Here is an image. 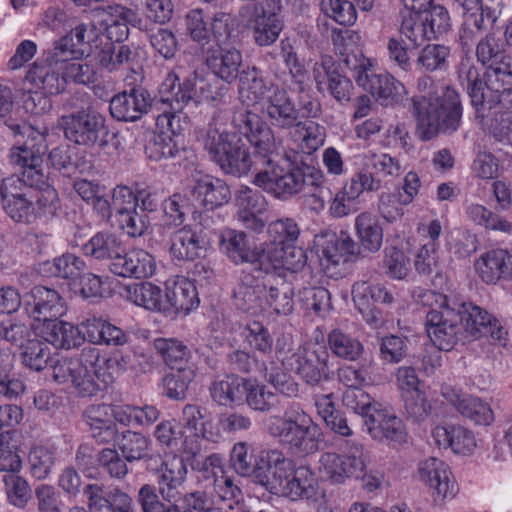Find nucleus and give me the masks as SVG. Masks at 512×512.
Listing matches in <instances>:
<instances>
[{
    "label": "nucleus",
    "instance_id": "obj_1",
    "mask_svg": "<svg viewBox=\"0 0 512 512\" xmlns=\"http://www.w3.org/2000/svg\"><path fill=\"white\" fill-rule=\"evenodd\" d=\"M233 122L254 147V155L251 156L243 147L238 134L210 130L205 146L223 172L243 176L255 167L259 169L258 174L266 168V161L276 163L272 158L277 150L273 131L257 114L239 111L234 115Z\"/></svg>",
    "mask_w": 512,
    "mask_h": 512
},
{
    "label": "nucleus",
    "instance_id": "obj_2",
    "mask_svg": "<svg viewBox=\"0 0 512 512\" xmlns=\"http://www.w3.org/2000/svg\"><path fill=\"white\" fill-rule=\"evenodd\" d=\"M266 168L256 174L253 183L279 199H287L298 193H311L308 205L315 212L325 208V198L321 195V185L325 177L320 169L300 165L286 169L278 163L266 161Z\"/></svg>",
    "mask_w": 512,
    "mask_h": 512
},
{
    "label": "nucleus",
    "instance_id": "obj_3",
    "mask_svg": "<svg viewBox=\"0 0 512 512\" xmlns=\"http://www.w3.org/2000/svg\"><path fill=\"white\" fill-rule=\"evenodd\" d=\"M3 209L15 222L31 224L41 218H52L61 208L58 192L50 185L33 189L18 177H7L0 184Z\"/></svg>",
    "mask_w": 512,
    "mask_h": 512
},
{
    "label": "nucleus",
    "instance_id": "obj_4",
    "mask_svg": "<svg viewBox=\"0 0 512 512\" xmlns=\"http://www.w3.org/2000/svg\"><path fill=\"white\" fill-rule=\"evenodd\" d=\"M119 358L101 356L100 349L84 347L78 359H61L53 366V379L58 384L71 385L83 397L94 395L99 390L96 380L105 384L112 381Z\"/></svg>",
    "mask_w": 512,
    "mask_h": 512
},
{
    "label": "nucleus",
    "instance_id": "obj_5",
    "mask_svg": "<svg viewBox=\"0 0 512 512\" xmlns=\"http://www.w3.org/2000/svg\"><path fill=\"white\" fill-rule=\"evenodd\" d=\"M276 456L272 458L274 467L265 487L268 492L294 502L316 503L326 497V489L320 485V478L310 466L296 467L281 451Z\"/></svg>",
    "mask_w": 512,
    "mask_h": 512
},
{
    "label": "nucleus",
    "instance_id": "obj_6",
    "mask_svg": "<svg viewBox=\"0 0 512 512\" xmlns=\"http://www.w3.org/2000/svg\"><path fill=\"white\" fill-rule=\"evenodd\" d=\"M269 242L262 245L264 272H298L307 262L305 251L296 245L300 228L294 219L283 218L269 224Z\"/></svg>",
    "mask_w": 512,
    "mask_h": 512
},
{
    "label": "nucleus",
    "instance_id": "obj_7",
    "mask_svg": "<svg viewBox=\"0 0 512 512\" xmlns=\"http://www.w3.org/2000/svg\"><path fill=\"white\" fill-rule=\"evenodd\" d=\"M413 107L423 140H430L439 133L451 134L460 126L462 107L458 93L452 88L446 87L441 96L415 98Z\"/></svg>",
    "mask_w": 512,
    "mask_h": 512
},
{
    "label": "nucleus",
    "instance_id": "obj_8",
    "mask_svg": "<svg viewBox=\"0 0 512 512\" xmlns=\"http://www.w3.org/2000/svg\"><path fill=\"white\" fill-rule=\"evenodd\" d=\"M265 427L270 435L299 455L315 453L323 439L319 425L296 405L289 407L282 416L267 418Z\"/></svg>",
    "mask_w": 512,
    "mask_h": 512
},
{
    "label": "nucleus",
    "instance_id": "obj_9",
    "mask_svg": "<svg viewBox=\"0 0 512 512\" xmlns=\"http://www.w3.org/2000/svg\"><path fill=\"white\" fill-rule=\"evenodd\" d=\"M8 127L15 136L27 137V140L20 144V141L10 151L9 159L12 165L21 171L20 179L25 185L37 187L43 183L41 171V156L46 152L45 132L36 130L27 124H8Z\"/></svg>",
    "mask_w": 512,
    "mask_h": 512
},
{
    "label": "nucleus",
    "instance_id": "obj_10",
    "mask_svg": "<svg viewBox=\"0 0 512 512\" xmlns=\"http://www.w3.org/2000/svg\"><path fill=\"white\" fill-rule=\"evenodd\" d=\"M277 359L285 369L295 371L308 384H316L328 373V352L323 337H315L296 350L278 347Z\"/></svg>",
    "mask_w": 512,
    "mask_h": 512
},
{
    "label": "nucleus",
    "instance_id": "obj_11",
    "mask_svg": "<svg viewBox=\"0 0 512 512\" xmlns=\"http://www.w3.org/2000/svg\"><path fill=\"white\" fill-rule=\"evenodd\" d=\"M366 465L364 447L352 443L342 454L322 452L317 461L316 473L322 481L332 485H343L351 478L361 477Z\"/></svg>",
    "mask_w": 512,
    "mask_h": 512
},
{
    "label": "nucleus",
    "instance_id": "obj_12",
    "mask_svg": "<svg viewBox=\"0 0 512 512\" xmlns=\"http://www.w3.org/2000/svg\"><path fill=\"white\" fill-rule=\"evenodd\" d=\"M279 452L276 449H264L254 456L249 444L238 442L231 450L230 462L237 474L251 477L265 488L274 467L272 458L277 457Z\"/></svg>",
    "mask_w": 512,
    "mask_h": 512
},
{
    "label": "nucleus",
    "instance_id": "obj_13",
    "mask_svg": "<svg viewBox=\"0 0 512 512\" xmlns=\"http://www.w3.org/2000/svg\"><path fill=\"white\" fill-rule=\"evenodd\" d=\"M59 124L68 140L87 147H96L106 133L105 117L93 110L63 116Z\"/></svg>",
    "mask_w": 512,
    "mask_h": 512
},
{
    "label": "nucleus",
    "instance_id": "obj_14",
    "mask_svg": "<svg viewBox=\"0 0 512 512\" xmlns=\"http://www.w3.org/2000/svg\"><path fill=\"white\" fill-rule=\"evenodd\" d=\"M280 8L279 0H266V5L253 6L245 13L257 45L269 46L278 39L284 26L279 15Z\"/></svg>",
    "mask_w": 512,
    "mask_h": 512
},
{
    "label": "nucleus",
    "instance_id": "obj_15",
    "mask_svg": "<svg viewBox=\"0 0 512 512\" xmlns=\"http://www.w3.org/2000/svg\"><path fill=\"white\" fill-rule=\"evenodd\" d=\"M454 1L464 10L461 38L466 40L492 29L501 12L502 0Z\"/></svg>",
    "mask_w": 512,
    "mask_h": 512
},
{
    "label": "nucleus",
    "instance_id": "obj_16",
    "mask_svg": "<svg viewBox=\"0 0 512 512\" xmlns=\"http://www.w3.org/2000/svg\"><path fill=\"white\" fill-rule=\"evenodd\" d=\"M90 21L101 37L105 36L108 40L122 42L128 36V25H135L137 15L133 10L122 5H111L93 9L90 13Z\"/></svg>",
    "mask_w": 512,
    "mask_h": 512
},
{
    "label": "nucleus",
    "instance_id": "obj_17",
    "mask_svg": "<svg viewBox=\"0 0 512 512\" xmlns=\"http://www.w3.org/2000/svg\"><path fill=\"white\" fill-rule=\"evenodd\" d=\"M52 48L46 52L44 62L35 61L29 68L24 84L27 92H43L46 95H58L66 89V78L59 74L60 64L66 59L54 61Z\"/></svg>",
    "mask_w": 512,
    "mask_h": 512
},
{
    "label": "nucleus",
    "instance_id": "obj_18",
    "mask_svg": "<svg viewBox=\"0 0 512 512\" xmlns=\"http://www.w3.org/2000/svg\"><path fill=\"white\" fill-rule=\"evenodd\" d=\"M181 423L183 425L182 447L187 454L196 455L200 450L202 439L215 441L220 436L212 420L205 417L200 407L196 405L187 404L183 408Z\"/></svg>",
    "mask_w": 512,
    "mask_h": 512
},
{
    "label": "nucleus",
    "instance_id": "obj_19",
    "mask_svg": "<svg viewBox=\"0 0 512 512\" xmlns=\"http://www.w3.org/2000/svg\"><path fill=\"white\" fill-rule=\"evenodd\" d=\"M99 40L102 37L97 28L93 27L92 21L90 24H80L54 43L51 58L54 61L79 59L90 53L93 46L98 48L96 42Z\"/></svg>",
    "mask_w": 512,
    "mask_h": 512
},
{
    "label": "nucleus",
    "instance_id": "obj_20",
    "mask_svg": "<svg viewBox=\"0 0 512 512\" xmlns=\"http://www.w3.org/2000/svg\"><path fill=\"white\" fill-rule=\"evenodd\" d=\"M314 247L321 266L328 272L350 261L355 255L356 244L345 232H326L315 237Z\"/></svg>",
    "mask_w": 512,
    "mask_h": 512
},
{
    "label": "nucleus",
    "instance_id": "obj_21",
    "mask_svg": "<svg viewBox=\"0 0 512 512\" xmlns=\"http://www.w3.org/2000/svg\"><path fill=\"white\" fill-rule=\"evenodd\" d=\"M342 402L348 409L363 417L366 430L373 439H384V411L380 403H372L370 396L360 387L347 388Z\"/></svg>",
    "mask_w": 512,
    "mask_h": 512
},
{
    "label": "nucleus",
    "instance_id": "obj_22",
    "mask_svg": "<svg viewBox=\"0 0 512 512\" xmlns=\"http://www.w3.org/2000/svg\"><path fill=\"white\" fill-rule=\"evenodd\" d=\"M195 283L184 276H173L164 283V314L188 315L199 307Z\"/></svg>",
    "mask_w": 512,
    "mask_h": 512
},
{
    "label": "nucleus",
    "instance_id": "obj_23",
    "mask_svg": "<svg viewBox=\"0 0 512 512\" xmlns=\"http://www.w3.org/2000/svg\"><path fill=\"white\" fill-rule=\"evenodd\" d=\"M455 307L439 312L431 309L426 316L427 334L438 350L449 351L462 338L460 325L456 322Z\"/></svg>",
    "mask_w": 512,
    "mask_h": 512
},
{
    "label": "nucleus",
    "instance_id": "obj_24",
    "mask_svg": "<svg viewBox=\"0 0 512 512\" xmlns=\"http://www.w3.org/2000/svg\"><path fill=\"white\" fill-rule=\"evenodd\" d=\"M27 314L36 321L45 323L66 314L67 306L58 291L45 286H35L25 296Z\"/></svg>",
    "mask_w": 512,
    "mask_h": 512
},
{
    "label": "nucleus",
    "instance_id": "obj_25",
    "mask_svg": "<svg viewBox=\"0 0 512 512\" xmlns=\"http://www.w3.org/2000/svg\"><path fill=\"white\" fill-rule=\"evenodd\" d=\"M420 480L441 499L454 498L458 492L457 483L450 467L443 460L429 457L418 465Z\"/></svg>",
    "mask_w": 512,
    "mask_h": 512
},
{
    "label": "nucleus",
    "instance_id": "obj_26",
    "mask_svg": "<svg viewBox=\"0 0 512 512\" xmlns=\"http://www.w3.org/2000/svg\"><path fill=\"white\" fill-rule=\"evenodd\" d=\"M478 61L487 66L485 77L489 80L499 79L501 82L512 80V58L499 47L495 37L486 35L477 45Z\"/></svg>",
    "mask_w": 512,
    "mask_h": 512
},
{
    "label": "nucleus",
    "instance_id": "obj_27",
    "mask_svg": "<svg viewBox=\"0 0 512 512\" xmlns=\"http://www.w3.org/2000/svg\"><path fill=\"white\" fill-rule=\"evenodd\" d=\"M210 248V241L203 230L184 226L175 231L170 239V255L178 261H194L204 257Z\"/></svg>",
    "mask_w": 512,
    "mask_h": 512
},
{
    "label": "nucleus",
    "instance_id": "obj_28",
    "mask_svg": "<svg viewBox=\"0 0 512 512\" xmlns=\"http://www.w3.org/2000/svg\"><path fill=\"white\" fill-rule=\"evenodd\" d=\"M266 292L267 283L264 279L242 272L233 289L234 304L251 316L262 315Z\"/></svg>",
    "mask_w": 512,
    "mask_h": 512
},
{
    "label": "nucleus",
    "instance_id": "obj_29",
    "mask_svg": "<svg viewBox=\"0 0 512 512\" xmlns=\"http://www.w3.org/2000/svg\"><path fill=\"white\" fill-rule=\"evenodd\" d=\"M220 251L234 264L250 263L255 268L264 272L262 263V247L251 248L248 245L244 232L225 229L219 236Z\"/></svg>",
    "mask_w": 512,
    "mask_h": 512
},
{
    "label": "nucleus",
    "instance_id": "obj_30",
    "mask_svg": "<svg viewBox=\"0 0 512 512\" xmlns=\"http://www.w3.org/2000/svg\"><path fill=\"white\" fill-rule=\"evenodd\" d=\"M152 99L144 88H134L115 95L110 101V113L119 121L134 122L146 114Z\"/></svg>",
    "mask_w": 512,
    "mask_h": 512
},
{
    "label": "nucleus",
    "instance_id": "obj_31",
    "mask_svg": "<svg viewBox=\"0 0 512 512\" xmlns=\"http://www.w3.org/2000/svg\"><path fill=\"white\" fill-rule=\"evenodd\" d=\"M352 293L355 306L366 323L375 330L382 328L384 323L382 314L384 306L383 287L361 283L354 286Z\"/></svg>",
    "mask_w": 512,
    "mask_h": 512
},
{
    "label": "nucleus",
    "instance_id": "obj_32",
    "mask_svg": "<svg viewBox=\"0 0 512 512\" xmlns=\"http://www.w3.org/2000/svg\"><path fill=\"white\" fill-rule=\"evenodd\" d=\"M235 201L239 221L248 229L261 230L266 221L264 217L267 211L265 197L258 191L244 186L237 191Z\"/></svg>",
    "mask_w": 512,
    "mask_h": 512
},
{
    "label": "nucleus",
    "instance_id": "obj_33",
    "mask_svg": "<svg viewBox=\"0 0 512 512\" xmlns=\"http://www.w3.org/2000/svg\"><path fill=\"white\" fill-rule=\"evenodd\" d=\"M277 87V85L264 78L262 72L254 66H247L239 75V99L248 107H259L260 109L271 91Z\"/></svg>",
    "mask_w": 512,
    "mask_h": 512
},
{
    "label": "nucleus",
    "instance_id": "obj_34",
    "mask_svg": "<svg viewBox=\"0 0 512 512\" xmlns=\"http://www.w3.org/2000/svg\"><path fill=\"white\" fill-rule=\"evenodd\" d=\"M191 193L196 204L206 210L221 207L231 199V191L226 182L209 174L195 179Z\"/></svg>",
    "mask_w": 512,
    "mask_h": 512
},
{
    "label": "nucleus",
    "instance_id": "obj_35",
    "mask_svg": "<svg viewBox=\"0 0 512 512\" xmlns=\"http://www.w3.org/2000/svg\"><path fill=\"white\" fill-rule=\"evenodd\" d=\"M156 270V262L149 252L144 249H132L115 259L110 264V271L124 278H148Z\"/></svg>",
    "mask_w": 512,
    "mask_h": 512
},
{
    "label": "nucleus",
    "instance_id": "obj_36",
    "mask_svg": "<svg viewBox=\"0 0 512 512\" xmlns=\"http://www.w3.org/2000/svg\"><path fill=\"white\" fill-rule=\"evenodd\" d=\"M242 62L241 52L230 45H218L209 49L206 58L207 66L214 76L228 84L239 77Z\"/></svg>",
    "mask_w": 512,
    "mask_h": 512
},
{
    "label": "nucleus",
    "instance_id": "obj_37",
    "mask_svg": "<svg viewBox=\"0 0 512 512\" xmlns=\"http://www.w3.org/2000/svg\"><path fill=\"white\" fill-rule=\"evenodd\" d=\"M260 110L273 126L282 129L293 127L299 118V111L287 91L279 86L271 91Z\"/></svg>",
    "mask_w": 512,
    "mask_h": 512
},
{
    "label": "nucleus",
    "instance_id": "obj_38",
    "mask_svg": "<svg viewBox=\"0 0 512 512\" xmlns=\"http://www.w3.org/2000/svg\"><path fill=\"white\" fill-rule=\"evenodd\" d=\"M186 475L187 467L181 457L172 455L164 460L159 470L158 485L159 492L165 500L173 503L180 500V489Z\"/></svg>",
    "mask_w": 512,
    "mask_h": 512
},
{
    "label": "nucleus",
    "instance_id": "obj_39",
    "mask_svg": "<svg viewBox=\"0 0 512 512\" xmlns=\"http://www.w3.org/2000/svg\"><path fill=\"white\" fill-rule=\"evenodd\" d=\"M474 268L486 283H496L501 277L512 278V250L488 251L475 261Z\"/></svg>",
    "mask_w": 512,
    "mask_h": 512
},
{
    "label": "nucleus",
    "instance_id": "obj_40",
    "mask_svg": "<svg viewBox=\"0 0 512 512\" xmlns=\"http://www.w3.org/2000/svg\"><path fill=\"white\" fill-rule=\"evenodd\" d=\"M510 84L511 80L501 82L496 78L489 80L485 77L483 84H478V87L472 88L468 94L475 108L476 117L481 118L484 122L492 116V110L497 109L500 104L501 94L506 90L505 86Z\"/></svg>",
    "mask_w": 512,
    "mask_h": 512
},
{
    "label": "nucleus",
    "instance_id": "obj_41",
    "mask_svg": "<svg viewBox=\"0 0 512 512\" xmlns=\"http://www.w3.org/2000/svg\"><path fill=\"white\" fill-rule=\"evenodd\" d=\"M343 63L353 72V77L357 84L363 87L376 98H382L384 88L380 75H376L373 71L371 60L364 57L361 53L352 55H342Z\"/></svg>",
    "mask_w": 512,
    "mask_h": 512
},
{
    "label": "nucleus",
    "instance_id": "obj_42",
    "mask_svg": "<svg viewBox=\"0 0 512 512\" xmlns=\"http://www.w3.org/2000/svg\"><path fill=\"white\" fill-rule=\"evenodd\" d=\"M122 297L135 306L164 314V289L152 282L127 285L123 289Z\"/></svg>",
    "mask_w": 512,
    "mask_h": 512
},
{
    "label": "nucleus",
    "instance_id": "obj_43",
    "mask_svg": "<svg viewBox=\"0 0 512 512\" xmlns=\"http://www.w3.org/2000/svg\"><path fill=\"white\" fill-rule=\"evenodd\" d=\"M432 438L436 446L450 448L456 454H469L476 447L474 434L462 426H436Z\"/></svg>",
    "mask_w": 512,
    "mask_h": 512
},
{
    "label": "nucleus",
    "instance_id": "obj_44",
    "mask_svg": "<svg viewBox=\"0 0 512 512\" xmlns=\"http://www.w3.org/2000/svg\"><path fill=\"white\" fill-rule=\"evenodd\" d=\"M247 379L237 375H227L216 379L210 387V395L214 402L224 407H235L244 404Z\"/></svg>",
    "mask_w": 512,
    "mask_h": 512
},
{
    "label": "nucleus",
    "instance_id": "obj_45",
    "mask_svg": "<svg viewBox=\"0 0 512 512\" xmlns=\"http://www.w3.org/2000/svg\"><path fill=\"white\" fill-rule=\"evenodd\" d=\"M40 335L56 348L71 349L83 342L79 327L65 321L52 319L37 327Z\"/></svg>",
    "mask_w": 512,
    "mask_h": 512
},
{
    "label": "nucleus",
    "instance_id": "obj_46",
    "mask_svg": "<svg viewBox=\"0 0 512 512\" xmlns=\"http://www.w3.org/2000/svg\"><path fill=\"white\" fill-rule=\"evenodd\" d=\"M85 420L96 440L102 443L115 441L118 431L113 422V406L92 405L85 412Z\"/></svg>",
    "mask_w": 512,
    "mask_h": 512
},
{
    "label": "nucleus",
    "instance_id": "obj_47",
    "mask_svg": "<svg viewBox=\"0 0 512 512\" xmlns=\"http://www.w3.org/2000/svg\"><path fill=\"white\" fill-rule=\"evenodd\" d=\"M448 401L461 415L478 425H489L494 419L493 411L488 403L466 394H445Z\"/></svg>",
    "mask_w": 512,
    "mask_h": 512
},
{
    "label": "nucleus",
    "instance_id": "obj_48",
    "mask_svg": "<svg viewBox=\"0 0 512 512\" xmlns=\"http://www.w3.org/2000/svg\"><path fill=\"white\" fill-rule=\"evenodd\" d=\"M356 235L368 251H378L383 241V222L379 213L365 211L355 218Z\"/></svg>",
    "mask_w": 512,
    "mask_h": 512
},
{
    "label": "nucleus",
    "instance_id": "obj_49",
    "mask_svg": "<svg viewBox=\"0 0 512 512\" xmlns=\"http://www.w3.org/2000/svg\"><path fill=\"white\" fill-rule=\"evenodd\" d=\"M452 307H455L461 330L463 329L467 335L476 338L488 330L492 317L487 311L470 302H453Z\"/></svg>",
    "mask_w": 512,
    "mask_h": 512
},
{
    "label": "nucleus",
    "instance_id": "obj_50",
    "mask_svg": "<svg viewBox=\"0 0 512 512\" xmlns=\"http://www.w3.org/2000/svg\"><path fill=\"white\" fill-rule=\"evenodd\" d=\"M194 85L191 79H186L180 83L179 77L171 72L160 85V100L162 103L168 104L171 109H182L193 100Z\"/></svg>",
    "mask_w": 512,
    "mask_h": 512
},
{
    "label": "nucleus",
    "instance_id": "obj_51",
    "mask_svg": "<svg viewBox=\"0 0 512 512\" xmlns=\"http://www.w3.org/2000/svg\"><path fill=\"white\" fill-rule=\"evenodd\" d=\"M291 133L292 140L298 149L306 155H311L324 145L326 129L313 120L298 121Z\"/></svg>",
    "mask_w": 512,
    "mask_h": 512
},
{
    "label": "nucleus",
    "instance_id": "obj_52",
    "mask_svg": "<svg viewBox=\"0 0 512 512\" xmlns=\"http://www.w3.org/2000/svg\"><path fill=\"white\" fill-rule=\"evenodd\" d=\"M82 251L84 255L96 260L115 259L123 251L120 238L113 232L103 231L94 234L86 242Z\"/></svg>",
    "mask_w": 512,
    "mask_h": 512
},
{
    "label": "nucleus",
    "instance_id": "obj_53",
    "mask_svg": "<svg viewBox=\"0 0 512 512\" xmlns=\"http://www.w3.org/2000/svg\"><path fill=\"white\" fill-rule=\"evenodd\" d=\"M203 470L211 473L214 479V491L222 501H232L238 498L240 494L239 487L233 480L224 475L222 470V458L213 454L203 461Z\"/></svg>",
    "mask_w": 512,
    "mask_h": 512
},
{
    "label": "nucleus",
    "instance_id": "obj_54",
    "mask_svg": "<svg viewBox=\"0 0 512 512\" xmlns=\"http://www.w3.org/2000/svg\"><path fill=\"white\" fill-rule=\"evenodd\" d=\"M293 304V289L288 284L277 287L267 284L262 315H288L293 311Z\"/></svg>",
    "mask_w": 512,
    "mask_h": 512
},
{
    "label": "nucleus",
    "instance_id": "obj_55",
    "mask_svg": "<svg viewBox=\"0 0 512 512\" xmlns=\"http://www.w3.org/2000/svg\"><path fill=\"white\" fill-rule=\"evenodd\" d=\"M328 344L331 352L336 357L347 361L358 360L364 350L359 339L340 329H333L328 334Z\"/></svg>",
    "mask_w": 512,
    "mask_h": 512
},
{
    "label": "nucleus",
    "instance_id": "obj_56",
    "mask_svg": "<svg viewBox=\"0 0 512 512\" xmlns=\"http://www.w3.org/2000/svg\"><path fill=\"white\" fill-rule=\"evenodd\" d=\"M194 377L195 370L190 364L171 369L162 380L163 394L173 400L183 399Z\"/></svg>",
    "mask_w": 512,
    "mask_h": 512
},
{
    "label": "nucleus",
    "instance_id": "obj_57",
    "mask_svg": "<svg viewBox=\"0 0 512 512\" xmlns=\"http://www.w3.org/2000/svg\"><path fill=\"white\" fill-rule=\"evenodd\" d=\"M44 267L53 276L67 280L69 286H71L72 282L76 281V279L85 272L86 263L81 257L75 254L64 253L56 257L52 262H46Z\"/></svg>",
    "mask_w": 512,
    "mask_h": 512
},
{
    "label": "nucleus",
    "instance_id": "obj_58",
    "mask_svg": "<svg viewBox=\"0 0 512 512\" xmlns=\"http://www.w3.org/2000/svg\"><path fill=\"white\" fill-rule=\"evenodd\" d=\"M117 445L123 457L128 462L145 459L150 452L152 442L143 434L127 430L117 440Z\"/></svg>",
    "mask_w": 512,
    "mask_h": 512
},
{
    "label": "nucleus",
    "instance_id": "obj_59",
    "mask_svg": "<svg viewBox=\"0 0 512 512\" xmlns=\"http://www.w3.org/2000/svg\"><path fill=\"white\" fill-rule=\"evenodd\" d=\"M357 187L348 181L335 193L329 205V213L332 217L343 218L359 209L360 195Z\"/></svg>",
    "mask_w": 512,
    "mask_h": 512
},
{
    "label": "nucleus",
    "instance_id": "obj_60",
    "mask_svg": "<svg viewBox=\"0 0 512 512\" xmlns=\"http://www.w3.org/2000/svg\"><path fill=\"white\" fill-rule=\"evenodd\" d=\"M154 349L163 361L171 368L188 364V348L176 338H157L153 343Z\"/></svg>",
    "mask_w": 512,
    "mask_h": 512
},
{
    "label": "nucleus",
    "instance_id": "obj_61",
    "mask_svg": "<svg viewBox=\"0 0 512 512\" xmlns=\"http://www.w3.org/2000/svg\"><path fill=\"white\" fill-rule=\"evenodd\" d=\"M251 409L266 412L278 404V396L255 379H247L244 399Z\"/></svg>",
    "mask_w": 512,
    "mask_h": 512
},
{
    "label": "nucleus",
    "instance_id": "obj_62",
    "mask_svg": "<svg viewBox=\"0 0 512 512\" xmlns=\"http://www.w3.org/2000/svg\"><path fill=\"white\" fill-rule=\"evenodd\" d=\"M193 100L195 103H206L210 106L221 104L225 98L228 88L219 82V79H197L192 80Z\"/></svg>",
    "mask_w": 512,
    "mask_h": 512
},
{
    "label": "nucleus",
    "instance_id": "obj_63",
    "mask_svg": "<svg viewBox=\"0 0 512 512\" xmlns=\"http://www.w3.org/2000/svg\"><path fill=\"white\" fill-rule=\"evenodd\" d=\"M450 48L441 44H428L418 54L416 66L425 72L444 70L448 66Z\"/></svg>",
    "mask_w": 512,
    "mask_h": 512
},
{
    "label": "nucleus",
    "instance_id": "obj_64",
    "mask_svg": "<svg viewBox=\"0 0 512 512\" xmlns=\"http://www.w3.org/2000/svg\"><path fill=\"white\" fill-rule=\"evenodd\" d=\"M56 462L55 451L45 445H36L31 448L28 463L31 475L43 480L51 473Z\"/></svg>",
    "mask_w": 512,
    "mask_h": 512
}]
</instances>
